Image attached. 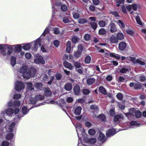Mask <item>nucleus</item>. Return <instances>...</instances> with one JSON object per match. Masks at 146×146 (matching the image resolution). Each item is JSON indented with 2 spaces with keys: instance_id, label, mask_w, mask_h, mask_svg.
Wrapping results in <instances>:
<instances>
[{
  "instance_id": "obj_1",
  "label": "nucleus",
  "mask_w": 146,
  "mask_h": 146,
  "mask_svg": "<svg viewBox=\"0 0 146 146\" xmlns=\"http://www.w3.org/2000/svg\"><path fill=\"white\" fill-rule=\"evenodd\" d=\"M11 46L2 44L0 45V52L4 56H6L7 54L10 55L13 50Z\"/></svg>"
},
{
  "instance_id": "obj_2",
  "label": "nucleus",
  "mask_w": 146,
  "mask_h": 146,
  "mask_svg": "<svg viewBox=\"0 0 146 146\" xmlns=\"http://www.w3.org/2000/svg\"><path fill=\"white\" fill-rule=\"evenodd\" d=\"M35 69L33 67H31L29 69L28 72L27 71L22 74L23 78L26 79H29L31 77H33L35 76Z\"/></svg>"
},
{
  "instance_id": "obj_3",
  "label": "nucleus",
  "mask_w": 146,
  "mask_h": 146,
  "mask_svg": "<svg viewBox=\"0 0 146 146\" xmlns=\"http://www.w3.org/2000/svg\"><path fill=\"white\" fill-rule=\"evenodd\" d=\"M19 111V109L17 108L15 109V110L10 108H8L5 111V113L9 116H12L14 114H17Z\"/></svg>"
},
{
  "instance_id": "obj_4",
  "label": "nucleus",
  "mask_w": 146,
  "mask_h": 146,
  "mask_svg": "<svg viewBox=\"0 0 146 146\" xmlns=\"http://www.w3.org/2000/svg\"><path fill=\"white\" fill-rule=\"evenodd\" d=\"M139 7L138 5L136 4H134L132 5H129L126 6V8L131 14H132L133 12V11H136Z\"/></svg>"
},
{
  "instance_id": "obj_5",
  "label": "nucleus",
  "mask_w": 146,
  "mask_h": 146,
  "mask_svg": "<svg viewBox=\"0 0 146 146\" xmlns=\"http://www.w3.org/2000/svg\"><path fill=\"white\" fill-rule=\"evenodd\" d=\"M24 84L23 82L19 81H17L15 83V89L18 91H20L23 89L25 87Z\"/></svg>"
},
{
  "instance_id": "obj_6",
  "label": "nucleus",
  "mask_w": 146,
  "mask_h": 146,
  "mask_svg": "<svg viewBox=\"0 0 146 146\" xmlns=\"http://www.w3.org/2000/svg\"><path fill=\"white\" fill-rule=\"evenodd\" d=\"M15 125V123L14 122H13L11 123H8L5 127L7 131L8 132H11Z\"/></svg>"
},
{
  "instance_id": "obj_7",
  "label": "nucleus",
  "mask_w": 146,
  "mask_h": 146,
  "mask_svg": "<svg viewBox=\"0 0 146 146\" xmlns=\"http://www.w3.org/2000/svg\"><path fill=\"white\" fill-rule=\"evenodd\" d=\"M135 109L134 108H131L129 110V113H125V115L129 119H130L134 115L135 112Z\"/></svg>"
},
{
  "instance_id": "obj_8",
  "label": "nucleus",
  "mask_w": 146,
  "mask_h": 146,
  "mask_svg": "<svg viewBox=\"0 0 146 146\" xmlns=\"http://www.w3.org/2000/svg\"><path fill=\"white\" fill-rule=\"evenodd\" d=\"M133 16L135 17L137 23L140 25H142V23L140 20L139 16L141 15L140 14H138L136 13L133 14Z\"/></svg>"
},
{
  "instance_id": "obj_9",
  "label": "nucleus",
  "mask_w": 146,
  "mask_h": 146,
  "mask_svg": "<svg viewBox=\"0 0 146 146\" xmlns=\"http://www.w3.org/2000/svg\"><path fill=\"white\" fill-rule=\"evenodd\" d=\"M8 105L9 106H11L13 107H17L20 106V102L18 100H15L13 104L12 102L11 101L8 103Z\"/></svg>"
},
{
  "instance_id": "obj_10",
  "label": "nucleus",
  "mask_w": 146,
  "mask_h": 146,
  "mask_svg": "<svg viewBox=\"0 0 146 146\" xmlns=\"http://www.w3.org/2000/svg\"><path fill=\"white\" fill-rule=\"evenodd\" d=\"M28 67L25 64H23L21 67L18 72L21 74H23L24 72L27 71Z\"/></svg>"
},
{
  "instance_id": "obj_11",
  "label": "nucleus",
  "mask_w": 146,
  "mask_h": 146,
  "mask_svg": "<svg viewBox=\"0 0 146 146\" xmlns=\"http://www.w3.org/2000/svg\"><path fill=\"white\" fill-rule=\"evenodd\" d=\"M123 39V37H111L110 41L111 44H112L117 42L118 40H122Z\"/></svg>"
},
{
  "instance_id": "obj_12",
  "label": "nucleus",
  "mask_w": 146,
  "mask_h": 146,
  "mask_svg": "<svg viewBox=\"0 0 146 146\" xmlns=\"http://www.w3.org/2000/svg\"><path fill=\"white\" fill-rule=\"evenodd\" d=\"M115 130L113 129L108 130L106 132V135L107 136L110 137L113 136L115 133Z\"/></svg>"
},
{
  "instance_id": "obj_13",
  "label": "nucleus",
  "mask_w": 146,
  "mask_h": 146,
  "mask_svg": "<svg viewBox=\"0 0 146 146\" xmlns=\"http://www.w3.org/2000/svg\"><path fill=\"white\" fill-rule=\"evenodd\" d=\"M45 63L42 56L39 55H37V63H41L42 64H44Z\"/></svg>"
},
{
  "instance_id": "obj_14",
  "label": "nucleus",
  "mask_w": 146,
  "mask_h": 146,
  "mask_svg": "<svg viewBox=\"0 0 146 146\" xmlns=\"http://www.w3.org/2000/svg\"><path fill=\"white\" fill-rule=\"evenodd\" d=\"M110 31L111 33H114L117 31V29L115 24L113 23H111L110 25Z\"/></svg>"
},
{
  "instance_id": "obj_15",
  "label": "nucleus",
  "mask_w": 146,
  "mask_h": 146,
  "mask_svg": "<svg viewBox=\"0 0 146 146\" xmlns=\"http://www.w3.org/2000/svg\"><path fill=\"white\" fill-rule=\"evenodd\" d=\"M80 87L79 85H76L74 88V91L75 94L78 95L80 92Z\"/></svg>"
},
{
  "instance_id": "obj_16",
  "label": "nucleus",
  "mask_w": 146,
  "mask_h": 146,
  "mask_svg": "<svg viewBox=\"0 0 146 146\" xmlns=\"http://www.w3.org/2000/svg\"><path fill=\"white\" fill-rule=\"evenodd\" d=\"M126 46V43L125 42H121L119 43V48L121 50H124Z\"/></svg>"
},
{
  "instance_id": "obj_17",
  "label": "nucleus",
  "mask_w": 146,
  "mask_h": 146,
  "mask_svg": "<svg viewBox=\"0 0 146 146\" xmlns=\"http://www.w3.org/2000/svg\"><path fill=\"white\" fill-rule=\"evenodd\" d=\"M76 127V131L78 134V132L80 131L81 132L84 131V130L83 128L82 127V125L78 123H77Z\"/></svg>"
},
{
  "instance_id": "obj_18",
  "label": "nucleus",
  "mask_w": 146,
  "mask_h": 146,
  "mask_svg": "<svg viewBox=\"0 0 146 146\" xmlns=\"http://www.w3.org/2000/svg\"><path fill=\"white\" fill-rule=\"evenodd\" d=\"M44 95L46 96H49L52 94V92L48 88H46L44 90Z\"/></svg>"
},
{
  "instance_id": "obj_19",
  "label": "nucleus",
  "mask_w": 146,
  "mask_h": 146,
  "mask_svg": "<svg viewBox=\"0 0 146 146\" xmlns=\"http://www.w3.org/2000/svg\"><path fill=\"white\" fill-rule=\"evenodd\" d=\"M65 89L68 91H70L72 88V86L71 84L70 83H68L66 84L64 86Z\"/></svg>"
},
{
  "instance_id": "obj_20",
  "label": "nucleus",
  "mask_w": 146,
  "mask_h": 146,
  "mask_svg": "<svg viewBox=\"0 0 146 146\" xmlns=\"http://www.w3.org/2000/svg\"><path fill=\"white\" fill-rule=\"evenodd\" d=\"M64 66L66 68H69L70 70H72L73 68V66L71 64L66 61L64 62Z\"/></svg>"
},
{
  "instance_id": "obj_21",
  "label": "nucleus",
  "mask_w": 146,
  "mask_h": 146,
  "mask_svg": "<svg viewBox=\"0 0 146 146\" xmlns=\"http://www.w3.org/2000/svg\"><path fill=\"white\" fill-rule=\"evenodd\" d=\"M71 42L70 41H68L66 44V50L68 53H69L71 50Z\"/></svg>"
},
{
  "instance_id": "obj_22",
  "label": "nucleus",
  "mask_w": 146,
  "mask_h": 146,
  "mask_svg": "<svg viewBox=\"0 0 146 146\" xmlns=\"http://www.w3.org/2000/svg\"><path fill=\"white\" fill-rule=\"evenodd\" d=\"M98 139L100 141L104 142L105 140L104 134L101 132L100 133Z\"/></svg>"
},
{
  "instance_id": "obj_23",
  "label": "nucleus",
  "mask_w": 146,
  "mask_h": 146,
  "mask_svg": "<svg viewBox=\"0 0 146 146\" xmlns=\"http://www.w3.org/2000/svg\"><path fill=\"white\" fill-rule=\"evenodd\" d=\"M82 110V108L80 106L77 107L74 110L75 113L77 115H79L81 113Z\"/></svg>"
},
{
  "instance_id": "obj_24",
  "label": "nucleus",
  "mask_w": 146,
  "mask_h": 146,
  "mask_svg": "<svg viewBox=\"0 0 146 146\" xmlns=\"http://www.w3.org/2000/svg\"><path fill=\"white\" fill-rule=\"evenodd\" d=\"M95 80L93 78H90L88 79L87 81V84L89 85H92L95 82Z\"/></svg>"
},
{
  "instance_id": "obj_25",
  "label": "nucleus",
  "mask_w": 146,
  "mask_h": 146,
  "mask_svg": "<svg viewBox=\"0 0 146 146\" xmlns=\"http://www.w3.org/2000/svg\"><path fill=\"white\" fill-rule=\"evenodd\" d=\"M123 117L120 115H116L114 118V120L115 122H117L118 121H120L123 119Z\"/></svg>"
},
{
  "instance_id": "obj_26",
  "label": "nucleus",
  "mask_w": 146,
  "mask_h": 146,
  "mask_svg": "<svg viewBox=\"0 0 146 146\" xmlns=\"http://www.w3.org/2000/svg\"><path fill=\"white\" fill-rule=\"evenodd\" d=\"M99 91L102 94L105 95L107 93V92L106 89L103 86H100L99 88Z\"/></svg>"
},
{
  "instance_id": "obj_27",
  "label": "nucleus",
  "mask_w": 146,
  "mask_h": 146,
  "mask_svg": "<svg viewBox=\"0 0 146 146\" xmlns=\"http://www.w3.org/2000/svg\"><path fill=\"white\" fill-rule=\"evenodd\" d=\"M110 55L111 57H115L117 59H119L120 58V56L119 54L112 53H110Z\"/></svg>"
},
{
  "instance_id": "obj_28",
  "label": "nucleus",
  "mask_w": 146,
  "mask_h": 146,
  "mask_svg": "<svg viewBox=\"0 0 146 146\" xmlns=\"http://www.w3.org/2000/svg\"><path fill=\"white\" fill-rule=\"evenodd\" d=\"M117 23L121 29L124 28L125 27V25L123 22L121 20H119L118 21V22H117Z\"/></svg>"
},
{
  "instance_id": "obj_29",
  "label": "nucleus",
  "mask_w": 146,
  "mask_h": 146,
  "mask_svg": "<svg viewBox=\"0 0 146 146\" xmlns=\"http://www.w3.org/2000/svg\"><path fill=\"white\" fill-rule=\"evenodd\" d=\"M11 63L12 66H14L15 64L16 63V58L15 57L13 56L11 57Z\"/></svg>"
},
{
  "instance_id": "obj_30",
  "label": "nucleus",
  "mask_w": 146,
  "mask_h": 146,
  "mask_svg": "<svg viewBox=\"0 0 146 146\" xmlns=\"http://www.w3.org/2000/svg\"><path fill=\"white\" fill-rule=\"evenodd\" d=\"M90 24L92 28L94 30H95L97 27V24L95 22H91Z\"/></svg>"
},
{
  "instance_id": "obj_31",
  "label": "nucleus",
  "mask_w": 146,
  "mask_h": 146,
  "mask_svg": "<svg viewBox=\"0 0 146 146\" xmlns=\"http://www.w3.org/2000/svg\"><path fill=\"white\" fill-rule=\"evenodd\" d=\"M13 134L12 133H11L7 134L6 137V139L7 140H9L13 138Z\"/></svg>"
},
{
  "instance_id": "obj_32",
  "label": "nucleus",
  "mask_w": 146,
  "mask_h": 146,
  "mask_svg": "<svg viewBox=\"0 0 146 146\" xmlns=\"http://www.w3.org/2000/svg\"><path fill=\"white\" fill-rule=\"evenodd\" d=\"M87 22V21L86 19L84 18L80 19L78 21V23L81 24L85 23Z\"/></svg>"
},
{
  "instance_id": "obj_33",
  "label": "nucleus",
  "mask_w": 146,
  "mask_h": 146,
  "mask_svg": "<svg viewBox=\"0 0 146 146\" xmlns=\"http://www.w3.org/2000/svg\"><path fill=\"white\" fill-rule=\"evenodd\" d=\"M98 33L100 35H104L106 33V31L104 29L102 28L99 31Z\"/></svg>"
},
{
  "instance_id": "obj_34",
  "label": "nucleus",
  "mask_w": 146,
  "mask_h": 146,
  "mask_svg": "<svg viewBox=\"0 0 146 146\" xmlns=\"http://www.w3.org/2000/svg\"><path fill=\"white\" fill-rule=\"evenodd\" d=\"M30 45L29 44H28L23 46V48L25 50H28L30 48Z\"/></svg>"
},
{
  "instance_id": "obj_35",
  "label": "nucleus",
  "mask_w": 146,
  "mask_h": 146,
  "mask_svg": "<svg viewBox=\"0 0 146 146\" xmlns=\"http://www.w3.org/2000/svg\"><path fill=\"white\" fill-rule=\"evenodd\" d=\"M136 63L139 64L141 65H145V63L143 61H142L141 60L139 59H137L136 60Z\"/></svg>"
},
{
  "instance_id": "obj_36",
  "label": "nucleus",
  "mask_w": 146,
  "mask_h": 146,
  "mask_svg": "<svg viewBox=\"0 0 146 146\" xmlns=\"http://www.w3.org/2000/svg\"><path fill=\"white\" fill-rule=\"evenodd\" d=\"M96 133L95 130L94 129H90L88 130V133L91 135H93Z\"/></svg>"
},
{
  "instance_id": "obj_37",
  "label": "nucleus",
  "mask_w": 146,
  "mask_h": 146,
  "mask_svg": "<svg viewBox=\"0 0 146 146\" xmlns=\"http://www.w3.org/2000/svg\"><path fill=\"white\" fill-rule=\"evenodd\" d=\"M135 114L136 117L139 118L141 116V113L138 110H136Z\"/></svg>"
},
{
  "instance_id": "obj_38",
  "label": "nucleus",
  "mask_w": 146,
  "mask_h": 146,
  "mask_svg": "<svg viewBox=\"0 0 146 146\" xmlns=\"http://www.w3.org/2000/svg\"><path fill=\"white\" fill-rule=\"evenodd\" d=\"M91 58L90 56H87L86 57L85 61L86 63H89L90 62Z\"/></svg>"
},
{
  "instance_id": "obj_39",
  "label": "nucleus",
  "mask_w": 146,
  "mask_h": 146,
  "mask_svg": "<svg viewBox=\"0 0 146 146\" xmlns=\"http://www.w3.org/2000/svg\"><path fill=\"white\" fill-rule=\"evenodd\" d=\"M53 31L55 34H58L60 33V31L58 28H54L53 29Z\"/></svg>"
},
{
  "instance_id": "obj_40",
  "label": "nucleus",
  "mask_w": 146,
  "mask_h": 146,
  "mask_svg": "<svg viewBox=\"0 0 146 146\" xmlns=\"http://www.w3.org/2000/svg\"><path fill=\"white\" fill-rule=\"evenodd\" d=\"M74 66L76 68H80L81 66V64L77 62H74Z\"/></svg>"
},
{
  "instance_id": "obj_41",
  "label": "nucleus",
  "mask_w": 146,
  "mask_h": 146,
  "mask_svg": "<svg viewBox=\"0 0 146 146\" xmlns=\"http://www.w3.org/2000/svg\"><path fill=\"white\" fill-rule=\"evenodd\" d=\"M89 141L91 144H94L96 141V139L95 138H91L89 139Z\"/></svg>"
},
{
  "instance_id": "obj_42",
  "label": "nucleus",
  "mask_w": 146,
  "mask_h": 146,
  "mask_svg": "<svg viewBox=\"0 0 146 146\" xmlns=\"http://www.w3.org/2000/svg\"><path fill=\"white\" fill-rule=\"evenodd\" d=\"M98 24L100 27H103L105 26L106 23L104 21H101L99 22Z\"/></svg>"
},
{
  "instance_id": "obj_43",
  "label": "nucleus",
  "mask_w": 146,
  "mask_h": 146,
  "mask_svg": "<svg viewBox=\"0 0 146 146\" xmlns=\"http://www.w3.org/2000/svg\"><path fill=\"white\" fill-rule=\"evenodd\" d=\"M128 60H129L131 62H133L134 63H136V60L135 58L134 57H129L127 58Z\"/></svg>"
},
{
  "instance_id": "obj_44",
  "label": "nucleus",
  "mask_w": 146,
  "mask_h": 146,
  "mask_svg": "<svg viewBox=\"0 0 146 146\" xmlns=\"http://www.w3.org/2000/svg\"><path fill=\"white\" fill-rule=\"evenodd\" d=\"M36 98H32L30 100V102L28 103L29 104L31 103L32 104H34L36 103Z\"/></svg>"
},
{
  "instance_id": "obj_45",
  "label": "nucleus",
  "mask_w": 146,
  "mask_h": 146,
  "mask_svg": "<svg viewBox=\"0 0 146 146\" xmlns=\"http://www.w3.org/2000/svg\"><path fill=\"white\" fill-rule=\"evenodd\" d=\"M22 111L23 115L26 114L28 112L27 108L26 107H23L22 108Z\"/></svg>"
},
{
  "instance_id": "obj_46",
  "label": "nucleus",
  "mask_w": 146,
  "mask_h": 146,
  "mask_svg": "<svg viewBox=\"0 0 146 146\" xmlns=\"http://www.w3.org/2000/svg\"><path fill=\"white\" fill-rule=\"evenodd\" d=\"M141 87L140 83L135 84L134 89H140L141 88Z\"/></svg>"
},
{
  "instance_id": "obj_47",
  "label": "nucleus",
  "mask_w": 146,
  "mask_h": 146,
  "mask_svg": "<svg viewBox=\"0 0 146 146\" xmlns=\"http://www.w3.org/2000/svg\"><path fill=\"white\" fill-rule=\"evenodd\" d=\"M83 93L85 95L88 94L90 93V91L89 90L86 89L84 88L82 91Z\"/></svg>"
},
{
  "instance_id": "obj_48",
  "label": "nucleus",
  "mask_w": 146,
  "mask_h": 146,
  "mask_svg": "<svg viewBox=\"0 0 146 146\" xmlns=\"http://www.w3.org/2000/svg\"><path fill=\"white\" fill-rule=\"evenodd\" d=\"M15 49L18 52H20L21 50V46L20 45H17L15 46Z\"/></svg>"
},
{
  "instance_id": "obj_49",
  "label": "nucleus",
  "mask_w": 146,
  "mask_h": 146,
  "mask_svg": "<svg viewBox=\"0 0 146 146\" xmlns=\"http://www.w3.org/2000/svg\"><path fill=\"white\" fill-rule=\"evenodd\" d=\"M81 53L80 52L77 50L76 52H75L74 56L77 58H78L80 56Z\"/></svg>"
},
{
  "instance_id": "obj_50",
  "label": "nucleus",
  "mask_w": 146,
  "mask_h": 146,
  "mask_svg": "<svg viewBox=\"0 0 146 146\" xmlns=\"http://www.w3.org/2000/svg\"><path fill=\"white\" fill-rule=\"evenodd\" d=\"M128 71V69L125 68H123L120 70V72L121 73H125Z\"/></svg>"
},
{
  "instance_id": "obj_51",
  "label": "nucleus",
  "mask_w": 146,
  "mask_h": 146,
  "mask_svg": "<svg viewBox=\"0 0 146 146\" xmlns=\"http://www.w3.org/2000/svg\"><path fill=\"white\" fill-rule=\"evenodd\" d=\"M110 13L111 14L114 15L116 17H119V16L118 13L116 11H111Z\"/></svg>"
},
{
  "instance_id": "obj_52",
  "label": "nucleus",
  "mask_w": 146,
  "mask_h": 146,
  "mask_svg": "<svg viewBox=\"0 0 146 146\" xmlns=\"http://www.w3.org/2000/svg\"><path fill=\"white\" fill-rule=\"evenodd\" d=\"M27 87L30 90H32L33 89V86L31 83H29L27 84Z\"/></svg>"
},
{
  "instance_id": "obj_53",
  "label": "nucleus",
  "mask_w": 146,
  "mask_h": 146,
  "mask_svg": "<svg viewBox=\"0 0 146 146\" xmlns=\"http://www.w3.org/2000/svg\"><path fill=\"white\" fill-rule=\"evenodd\" d=\"M61 9L63 11H65L67 10V8L66 5H63L61 6Z\"/></svg>"
},
{
  "instance_id": "obj_54",
  "label": "nucleus",
  "mask_w": 146,
  "mask_h": 146,
  "mask_svg": "<svg viewBox=\"0 0 146 146\" xmlns=\"http://www.w3.org/2000/svg\"><path fill=\"white\" fill-rule=\"evenodd\" d=\"M49 33L48 28L47 27L44 30V32L42 34V35L44 36Z\"/></svg>"
},
{
  "instance_id": "obj_55",
  "label": "nucleus",
  "mask_w": 146,
  "mask_h": 146,
  "mask_svg": "<svg viewBox=\"0 0 146 146\" xmlns=\"http://www.w3.org/2000/svg\"><path fill=\"white\" fill-rule=\"evenodd\" d=\"M117 98L119 100H121L123 98L122 95L121 93H118L117 95Z\"/></svg>"
},
{
  "instance_id": "obj_56",
  "label": "nucleus",
  "mask_w": 146,
  "mask_h": 146,
  "mask_svg": "<svg viewBox=\"0 0 146 146\" xmlns=\"http://www.w3.org/2000/svg\"><path fill=\"white\" fill-rule=\"evenodd\" d=\"M126 32L127 34H129L131 36H132L134 34V32L130 30H126Z\"/></svg>"
},
{
  "instance_id": "obj_57",
  "label": "nucleus",
  "mask_w": 146,
  "mask_h": 146,
  "mask_svg": "<svg viewBox=\"0 0 146 146\" xmlns=\"http://www.w3.org/2000/svg\"><path fill=\"white\" fill-rule=\"evenodd\" d=\"M73 18L76 19H78L80 16L79 15L76 13H75L73 14Z\"/></svg>"
},
{
  "instance_id": "obj_58",
  "label": "nucleus",
  "mask_w": 146,
  "mask_h": 146,
  "mask_svg": "<svg viewBox=\"0 0 146 146\" xmlns=\"http://www.w3.org/2000/svg\"><path fill=\"white\" fill-rule=\"evenodd\" d=\"M21 95L20 94H16L15 95L13 96L14 98L19 99L21 98Z\"/></svg>"
},
{
  "instance_id": "obj_59",
  "label": "nucleus",
  "mask_w": 146,
  "mask_h": 146,
  "mask_svg": "<svg viewBox=\"0 0 146 146\" xmlns=\"http://www.w3.org/2000/svg\"><path fill=\"white\" fill-rule=\"evenodd\" d=\"M44 99V97L41 95H39L37 96V100H42Z\"/></svg>"
},
{
  "instance_id": "obj_60",
  "label": "nucleus",
  "mask_w": 146,
  "mask_h": 146,
  "mask_svg": "<svg viewBox=\"0 0 146 146\" xmlns=\"http://www.w3.org/2000/svg\"><path fill=\"white\" fill-rule=\"evenodd\" d=\"M54 45L56 47H57L58 46L59 44V41L58 40H54L53 42Z\"/></svg>"
},
{
  "instance_id": "obj_61",
  "label": "nucleus",
  "mask_w": 146,
  "mask_h": 146,
  "mask_svg": "<svg viewBox=\"0 0 146 146\" xmlns=\"http://www.w3.org/2000/svg\"><path fill=\"white\" fill-rule=\"evenodd\" d=\"M79 40V39L77 37H72V40L73 43H75Z\"/></svg>"
},
{
  "instance_id": "obj_62",
  "label": "nucleus",
  "mask_w": 146,
  "mask_h": 146,
  "mask_svg": "<svg viewBox=\"0 0 146 146\" xmlns=\"http://www.w3.org/2000/svg\"><path fill=\"white\" fill-rule=\"evenodd\" d=\"M99 118L103 121H105L106 119L105 116L103 114L100 115L99 116Z\"/></svg>"
},
{
  "instance_id": "obj_63",
  "label": "nucleus",
  "mask_w": 146,
  "mask_h": 146,
  "mask_svg": "<svg viewBox=\"0 0 146 146\" xmlns=\"http://www.w3.org/2000/svg\"><path fill=\"white\" fill-rule=\"evenodd\" d=\"M9 143L6 141H4L2 143V146H8Z\"/></svg>"
},
{
  "instance_id": "obj_64",
  "label": "nucleus",
  "mask_w": 146,
  "mask_h": 146,
  "mask_svg": "<svg viewBox=\"0 0 146 146\" xmlns=\"http://www.w3.org/2000/svg\"><path fill=\"white\" fill-rule=\"evenodd\" d=\"M89 9L91 11H94L95 10V7L93 5H91L89 7Z\"/></svg>"
}]
</instances>
